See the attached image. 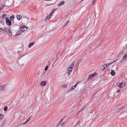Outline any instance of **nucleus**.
Wrapping results in <instances>:
<instances>
[{
    "instance_id": "29",
    "label": "nucleus",
    "mask_w": 127,
    "mask_h": 127,
    "mask_svg": "<svg viewBox=\"0 0 127 127\" xmlns=\"http://www.w3.org/2000/svg\"><path fill=\"white\" fill-rule=\"evenodd\" d=\"M48 66H47L45 67L44 69V70L45 71H46L47 70L48 68Z\"/></svg>"
},
{
    "instance_id": "4",
    "label": "nucleus",
    "mask_w": 127,
    "mask_h": 127,
    "mask_svg": "<svg viewBox=\"0 0 127 127\" xmlns=\"http://www.w3.org/2000/svg\"><path fill=\"white\" fill-rule=\"evenodd\" d=\"M96 72H95L92 74H90L89 75V79H92L94 77L96 76Z\"/></svg>"
},
{
    "instance_id": "20",
    "label": "nucleus",
    "mask_w": 127,
    "mask_h": 127,
    "mask_svg": "<svg viewBox=\"0 0 127 127\" xmlns=\"http://www.w3.org/2000/svg\"><path fill=\"white\" fill-rule=\"evenodd\" d=\"M123 59L124 60H126L127 59V55H126L125 56H124L123 57Z\"/></svg>"
},
{
    "instance_id": "16",
    "label": "nucleus",
    "mask_w": 127,
    "mask_h": 127,
    "mask_svg": "<svg viewBox=\"0 0 127 127\" xmlns=\"http://www.w3.org/2000/svg\"><path fill=\"white\" fill-rule=\"evenodd\" d=\"M116 85L117 86L120 88H121V85L120 84V83H119V82H117L116 84Z\"/></svg>"
},
{
    "instance_id": "7",
    "label": "nucleus",
    "mask_w": 127,
    "mask_h": 127,
    "mask_svg": "<svg viewBox=\"0 0 127 127\" xmlns=\"http://www.w3.org/2000/svg\"><path fill=\"white\" fill-rule=\"evenodd\" d=\"M46 81H42L40 83V85L41 86H45L46 83Z\"/></svg>"
},
{
    "instance_id": "37",
    "label": "nucleus",
    "mask_w": 127,
    "mask_h": 127,
    "mask_svg": "<svg viewBox=\"0 0 127 127\" xmlns=\"http://www.w3.org/2000/svg\"><path fill=\"white\" fill-rule=\"evenodd\" d=\"M96 0H93L92 2H94Z\"/></svg>"
},
{
    "instance_id": "26",
    "label": "nucleus",
    "mask_w": 127,
    "mask_h": 127,
    "mask_svg": "<svg viewBox=\"0 0 127 127\" xmlns=\"http://www.w3.org/2000/svg\"><path fill=\"white\" fill-rule=\"evenodd\" d=\"M67 85L66 84H64L62 85V87L63 88H65L66 87Z\"/></svg>"
},
{
    "instance_id": "23",
    "label": "nucleus",
    "mask_w": 127,
    "mask_h": 127,
    "mask_svg": "<svg viewBox=\"0 0 127 127\" xmlns=\"http://www.w3.org/2000/svg\"><path fill=\"white\" fill-rule=\"evenodd\" d=\"M69 22V21L68 20L66 22L65 24L64 25V27H65L66 26L68 23Z\"/></svg>"
},
{
    "instance_id": "9",
    "label": "nucleus",
    "mask_w": 127,
    "mask_h": 127,
    "mask_svg": "<svg viewBox=\"0 0 127 127\" xmlns=\"http://www.w3.org/2000/svg\"><path fill=\"white\" fill-rule=\"evenodd\" d=\"M12 35V33L11 31L9 29L7 34V35L9 36H11Z\"/></svg>"
},
{
    "instance_id": "13",
    "label": "nucleus",
    "mask_w": 127,
    "mask_h": 127,
    "mask_svg": "<svg viewBox=\"0 0 127 127\" xmlns=\"http://www.w3.org/2000/svg\"><path fill=\"white\" fill-rule=\"evenodd\" d=\"M110 73L111 75L112 76H114L115 74V73L114 71L113 70L111 71Z\"/></svg>"
},
{
    "instance_id": "10",
    "label": "nucleus",
    "mask_w": 127,
    "mask_h": 127,
    "mask_svg": "<svg viewBox=\"0 0 127 127\" xmlns=\"http://www.w3.org/2000/svg\"><path fill=\"white\" fill-rule=\"evenodd\" d=\"M80 61H80V60H78L77 62H76V68H78L79 64L80 63Z\"/></svg>"
},
{
    "instance_id": "6",
    "label": "nucleus",
    "mask_w": 127,
    "mask_h": 127,
    "mask_svg": "<svg viewBox=\"0 0 127 127\" xmlns=\"http://www.w3.org/2000/svg\"><path fill=\"white\" fill-rule=\"evenodd\" d=\"M0 29L1 30V31L3 32H6L8 31V29H7L6 28H0Z\"/></svg>"
},
{
    "instance_id": "35",
    "label": "nucleus",
    "mask_w": 127,
    "mask_h": 127,
    "mask_svg": "<svg viewBox=\"0 0 127 127\" xmlns=\"http://www.w3.org/2000/svg\"><path fill=\"white\" fill-rule=\"evenodd\" d=\"M63 120V119H62L60 121V122H59V125H60V124L61 123V122H62V120Z\"/></svg>"
},
{
    "instance_id": "46",
    "label": "nucleus",
    "mask_w": 127,
    "mask_h": 127,
    "mask_svg": "<svg viewBox=\"0 0 127 127\" xmlns=\"http://www.w3.org/2000/svg\"><path fill=\"white\" fill-rule=\"evenodd\" d=\"M93 5H94V3H93Z\"/></svg>"
},
{
    "instance_id": "32",
    "label": "nucleus",
    "mask_w": 127,
    "mask_h": 127,
    "mask_svg": "<svg viewBox=\"0 0 127 127\" xmlns=\"http://www.w3.org/2000/svg\"><path fill=\"white\" fill-rule=\"evenodd\" d=\"M124 59H123L121 61H120L121 62V63H123V62H124Z\"/></svg>"
},
{
    "instance_id": "42",
    "label": "nucleus",
    "mask_w": 127,
    "mask_h": 127,
    "mask_svg": "<svg viewBox=\"0 0 127 127\" xmlns=\"http://www.w3.org/2000/svg\"><path fill=\"white\" fill-rule=\"evenodd\" d=\"M31 118V117H29V118L28 119H29V120H30V119Z\"/></svg>"
},
{
    "instance_id": "15",
    "label": "nucleus",
    "mask_w": 127,
    "mask_h": 127,
    "mask_svg": "<svg viewBox=\"0 0 127 127\" xmlns=\"http://www.w3.org/2000/svg\"><path fill=\"white\" fill-rule=\"evenodd\" d=\"M34 42L30 43L28 45V47L29 48H31L34 44Z\"/></svg>"
},
{
    "instance_id": "14",
    "label": "nucleus",
    "mask_w": 127,
    "mask_h": 127,
    "mask_svg": "<svg viewBox=\"0 0 127 127\" xmlns=\"http://www.w3.org/2000/svg\"><path fill=\"white\" fill-rule=\"evenodd\" d=\"M52 14V13H51L47 16L46 18V20L49 19L50 17L51 16Z\"/></svg>"
},
{
    "instance_id": "40",
    "label": "nucleus",
    "mask_w": 127,
    "mask_h": 127,
    "mask_svg": "<svg viewBox=\"0 0 127 127\" xmlns=\"http://www.w3.org/2000/svg\"><path fill=\"white\" fill-rule=\"evenodd\" d=\"M54 11V10L52 11L51 13H52Z\"/></svg>"
},
{
    "instance_id": "34",
    "label": "nucleus",
    "mask_w": 127,
    "mask_h": 127,
    "mask_svg": "<svg viewBox=\"0 0 127 127\" xmlns=\"http://www.w3.org/2000/svg\"><path fill=\"white\" fill-rule=\"evenodd\" d=\"M79 82H78L75 85H74V86H75V88L76 87V86L77 84H78V83H79Z\"/></svg>"
},
{
    "instance_id": "39",
    "label": "nucleus",
    "mask_w": 127,
    "mask_h": 127,
    "mask_svg": "<svg viewBox=\"0 0 127 127\" xmlns=\"http://www.w3.org/2000/svg\"><path fill=\"white\" fill-rule=\"evenodd\" d=\"M29 119H28L26 121L27 122H28V121L29 120Z\"/></svg>"
},
{
    "instance_id": "41",
    "label": "nucleus",
    "mask_w": 127,
    "mask_h": 127,
    "mask_svg": "<svg viewBox=\"0 0 127 127\" xmlns=\"http://www.w3.org/2000/svg\"><path fill=\"white\" fill-rule=\"evenodd\" d=\"M121 54V53H120L119 54V55L118 56H119Z\"/></svg>"
},
{
    "instance_id": "22",
    "label": "nucleus",
    "mask_w": 127,
    "mask_h": 127,
    "mask_svg": "<svg viewBox=\"0 0 127 127\" xmlns=\"http://www.w3.org/2000/svg\"><path fill=\"white\" fill-rule=\"evenodd\" d=\"M8 108V107L7 106H5L4 107V108H3V110L4 111H6Z\"/></svg>"
},
{
    "instance_id": "5",
    "label": "nucleus",
    "mask_w": 127,
    "mask_h": 127,
    "mask_svg": "<svg viewBox=\"0 0 127 127\" xmlns=\"http://www.w3.org/2000/svg\"><path fill=\"white\" fill-rule=\"evenodd\" d=\"M25 28L26 29H27V27H25L24 25H22L21 26L20 28H19V30L20 31H22V32H24L25 30L24 29V28Z\"/></svg>"
},
{
    "instance_id": "11",
    "label": "nucleus",
    "mask_w": 127,
    "mask_h": 127,
    "mask_svg": "<svg viewBox=\"0 0 127 127\" xmlns=\"http://www.w3.org/2000/svg\"><path fill=\"white\" fill-rule=\"evenodd\" d=\"M22 17V16L20 15H17V18L18 20H20Z\"/></svg>"
},
{
    "instance_id": "21",
    "label": "nucleus",
    "mask_w": 127,
    "mask_h": 127,
    "mask_svg": "<svg viewBox=\"0 0 127 127\" xmlns=\"http://www.w3.org/2000/svg\"><path fill=\"white\" fill-rule=\"evenodd\" d=\"M14 16L13 15H12V16L10 17L9 18L10 20H11L10 21H11L12 20L14 19Z\"/></svg>"
},
{
    "instance_id": "2",
    "label": "nucleus",
    "mask_w": 127,
    "mask_h": 127,
    "mask_svg": "<svg viewBox=\"0 0 127 127\" xmlns=\"http://www.w3.org/2000/svg\"><path fill=\"white\" fill-rule=\"evenodd\" d=\"M6 23L7 25L10 26L11 24V21L8 18H6L5 19Z\"/></svg>"
},
{
    "instance_id": "38",
    "label": "nucleus",
    "mask_w": 127,
    "mask_h": 127,
    "mask_svg": "<svg viewBox=\"0 0 127 127\" xmlns=\"http://www.w3.org/2000/svg\"><path fill=\"white\" fill-rule=\"evenodd\" d=\"M5 120H4L3 121V123H4H4H5Z\"/></svg>"
},
{
    "instance_id": "24",
    "label": "nucleus",
    "mask_w": 127,
    "mask_h": 127,
    "mask_svg": "<svg viewBox=\"0 0 127 127\" xmlns=\"http://www.w3.org/2000/svg\"><path fill=\"white\" fill-rule=\"evenodd\" d=\"M6 17V14H3V16H2V18H5Z\"/></svg>"
},
{
    "instance_id": "28",
    "label": "nucleus",
    "mask_w": 127,
    "mask_h": 127,
    "mask_svg": "<svg viewBox=\"0 0 127 127\" xmlns=\"http://www.w3.org/2000/svg\"><path fill=\"white\" fill-rule=\"evenodd\" d=\"M21 32H19V31H18V32L17 33V34L16 35H15V36H17V35H19L21 34Z\"/></svg>"
},
{
    "instance_id": "1",
    "label": "nucleus",
    "mask_w": 127,
    "mask_h": 127,
    "mask_svg": "<svg viewBox=\"0 0 127 127\" xmlns=\"http://www.w3.org/2000/svg\"><path fill=\"white\" fill-rule=\"evenodd\" d=\"M117 60H115V61L112 62L110 63H109L108 64H105L103 66V67H104V69L105 68H107V67L112 64L114 63L115 61H116Z\"/></svg>"
},
{
    "instance_id": "25",
    "label": "nucleus",
    "mask_w": 127,
    "mask_h": 127,
    "mask_svg": "<svg viewBox=\"0 0 127 127\" xmlns=\"http://www.w3.org/2000/svg\"><path fill=\"white\" fill-rule=\"evenodd\" d=\"M3 115H2L1 114H0V119L1 120L3 118Z\"/></svg>"
},
{
    "instance_id": "45",
    "label": "nucleus",
    "mask_w": 127,
    "mask_h": 127,
    "mask_svg": "<svg viewBox=\"0 0 127 127\" xmlns=\"http://www.w3.org/2000/svg\"><path fill=\"white\" fill-rule=\"evenodd\" d=\"M56 10V9H54L53 10H54H54Z\"/></svg>"
},
{
    "instance_id": "8",
    "label": "nucleus",
    "mask_w": 127,
    "mask_h": 127,
    "mask_svg": "<svg viewBox=\"0 0 127 127\" xmlns=\"http://www.w3.org/2000/svg\"><path fill=\"white\" fill-rule=\"evenodd\" d=\"M5 85H2L0 84V90H4L5 88Z\"/></svg>"
},
{
    "instance_id": "12",
    "label": "nucleus",
    "mask_w": 127,
    "mask_h": 127,
    "mask_svg": "<svg viewBox=\"0 0 127 127\" xmlns=\"http://www.w3.org/2000/svg\"><path fill=\"white\" fill-rule=\"evenodd\" d=\"M64 1H61L59 3L58 5V6H60L61 5H63L64 4Z\"/></svg>"
},
{
    "instance_id": "33",
    "label": "nucleus",
    "mask_w": 127,
    "mask_h": 127,
    "mask_svg": "<svg viewBox=\"0 0 127 127\" xmlns=\"http://www.w3.org/2000/svg\"><path fill=\"white\" fill-rule=\"evenodd\" d=\"M75 86H73L72 87V90H73L75 88Z\"/></svg>"
},
{
    "instance_id": "31",
    "label": "nucleus",
    "mask_w": 127,
    "mask_h": 127,
    "mask_svg": "<svg viewBox=\"0 0 127 127\" xmlns=\"http://www.w3.org/2000/svg\"><path fill=\"white\" fill-rule=\"evenodd\" d=\"M120 91H121V90L119 89L118 90H117L116 91V92L117 93H119L120 92Z\"/></svg>"
},
{
    "instance_id": "30",
    "label": "nucleus",
    "mask_w": 127,
    "mask_h": 127,
    "mask_svg": "<svg viewBox=\"0 0 127 127\" xmlns=\"http://www.w3.org/2000/svg\"><path fill=\"white\" fill-rule=\"evenodd\" d=\"M4 123H2L0 125V127H3L4 125Z\"/></svg>"
},
{
    "instance_id": "36",
    "label": "nucleus",
    "mask_w": 127,
    "mask_h": 127,
    "mask_svg": "<svg viewBox=\"0 0 127 127\" xmlns=\"http://www.w3.org/2000/svg\"><path fill=\"white\" fill-rule=\"evenodd\" d=\"M27 122V121H25V122H24V123H23V125H25V124H26Z\"/></svg>"
},
{
    "instance_id": "18",
    "label": "nucleus",
    "mask_w": 127,
    "mask_h": 127,
    "mask_svg": "<svg viewBox=\"0 0 127 127\" xmlns=\"http://www.w3.org/2000/svg\"><path fill=\"white\" fill-rule=\"evenodd\" d=\"M120 84L121 85V88L125 86V84H123V82H121L120 83Z\"/></svg>"
},
{
    "instance_id": "43",
    "label": "nucleus",
    "mask_w": 127,
    "mask_h": 127,
    "mask_svg": "<svg viewBox=\"0 0 127 127\" xmlns=\"http://www.w3.org/2000/svg\"><path fill=\"white\" fill-rule=\"evenodd\" d=\"M20 51H17V52H18V53H19V52H20Z\"/></svg>"
},
{
    "instance_id": "3",
    "label": "nucleus",
    "mask_w": 127,
    "mask_h": 127,
    "mask_svg": "<svg viewBox=\"0 0 127 127\" xmlns=\"http://www.w3.org/2000/svg\"><path fill=\"white\" fill-rule=\"evenodd\" d=\"M73 66H70H70L69 67H68V75H69L72 71V68H73Z\"/></svg>"
},
{
    "instance_id": "17",
    "label": "nucleus",
    "mask_w": 127,
    "mask_h": 127,
    "mask_svg": "<svg viewBox=\"0 0 127 127\" xmlns=\"http://www.w3.org/2000/svg\"><path fill=\"white\" fill-rule=\"evenodd\" d=\"M86 106H84L81 109L79 110V112H80L81 111H83L86 108Z\"/></svg>"
},
{
    "instance_id": "44",
    "label": "nucleus",
    "mask_w": 127,
    "mask_h": 127,
    "mask_svg": "<svg viewBox=\"0 0 127 127\" xmlns=\"http://www.w3.org/2000/svg\"><path fill=\"white\" fill-rule=\"evenodd\" d=\"M63 123H63V124H62L61 125V126H62V125H63Z\"/></svg>"
},
{
    "instance_id": "19",
    "label": "nucleus",
    "mask_w": 127,
    "mask_h": 127,
    "mask_svg": "<svg viewBox=\"0 0 127 127\" xmlns=\"http://www.w3.org/2000/svg\"><path fill=\"white\" fill-rule=\"evenodd\" d=\"M75 61H74L73 62L70 64V66H74V63H75Z\"/></svg>"
},
{
    "instance_id": "27",
    "label": "nucleus",
    "mask_w": 127,
    "mask_h": 127,
    "mask_svg": "<svg viewBox=\"0 0 127 127\" xmlns=\"http://www.w3.org/2000/svg\"><path fill=\"white\" fill-rule=\"evenodd\" d=\"M124 107H121V108H120L118 110H117V111L118 112H119V111H120Z\"/></svg>"
}]
</instances>
